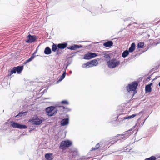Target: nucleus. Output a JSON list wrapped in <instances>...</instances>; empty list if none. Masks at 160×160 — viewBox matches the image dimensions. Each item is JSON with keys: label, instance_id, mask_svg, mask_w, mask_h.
<instances>
[{"label": "nucleus", "instance_id": "1", "mask_svg": "<svg viewBox=\"0 0 160 160\" xmlns=\"http://www.w3.org/2000/svg\"><path fill=\"white\" fill-rule=\"evenodd\" d=\"M72 145V142L69 140L62 141L61 143L59 148L62 150H65L68 148L70 147Z\"/></svg>", "mask_w": 160, "mask_h": 160}, {"label": "nucleus", "instance_id": "2", "mask_svg": "<svg viewBox=\"0 0 160 160\" xmlns=\"http://www.w3.org/2000/svg\"><path fill=\"white\" fill-rule=\"evenodd\" d=\"M120 62L115 58L112 59L108 63V67L110 68H114L120 64Z\"/></svg>", "mask_w": 160, "mask_h": 160}, {"label": "nucleus", "instance_id": "3", "mask_svg": "<svg viewBox=\"0 0 160 160\" xmlns=\"http://www.w3.org/2000/svg\"><path fill=\"white\" fill-rule=\"evenodd\" d=\"M46 112L48 115L52 116L54 115L57 112V110L54 107L51 106L46 108Z\"/></svg>", "mask_w": 160, "mask_h": 160}, {"label": "nucleus", "instance_id": "4", "mask_svg": "<svg viewBox=\"0 0 160 160\" xmlns=\"http://www.w3.org/2000/svg\"><path fill=\"white\" fill-rule=\"evenodd\" d=\"M42 121V120L39 118L37 115L34 116L32 119L29 120V122H31L33 124L36 125L40 124Z\"/></svg>", "mask_w": 160, "mask_h": 160}, {"label": "nucleus", "instance_id": "5", "mask_svg": "<svg viewBox=\"0 0 160 160\" xmlns=\"http://www.w3.org/2000/svg\"><path fill=\"white\" fill-rule=\"evenodd\" d=\"M138 83L137 82H133L131 84H129L127 87V89L128 92L134 91L137 88Z\"/></svg>", "mask_w": 160, "mask_h": 160}, {"label": "nucleus", "instance_id": "6", "mask_svg": "<svg viewBox=\"0 0 160 160\" xmlns=\"http://www.w3.org/2000/svg\"><path fill=\"white\" fill-rule=\"evenodd\" d=\"M97 56V55L96 53L88 52L84 55L83 58L85 59H90Z\"/></svg>", "mask_w": 160, "mask_h": 160}, {"label": "nucleus", "instance_id": "7", "mask_svg": "<svg viewBox=\"0 0 160 160\" xmlns=\"http://www.w3.org/2000/svg\"><path fill=\"white\" fill-rule=\"evenodd\" d=\"M11 126L14 128L20 129H25L27 128V126L25 125H21L13 122H11Z\"/></svg>", "mask_w": 160, "mask_h": 160}, {"label": "nucleus", "instance_id": "8", "mask_svg": "<svg viewBox=\"0 0 160 160\" xmlns=\"http://www.w3.org/2000/svg\"><path fill=\"white\" fill-rule=\"evenodd\" d=\"M28 40L26 41V42L28 43H32L34 42L37 39L36 37L34 35L32 36L29 34L27 37Z\"/></svg>", "mask_w": 160, "mask_h": 160}, {"label": "nucleus", "instance_id": "9", "mask_svg": "<svg viewBox=\"0 0 160 160\" xmlns=\"http://www.w3.org/2000/svg\"><path fill=\"white\" fill-rule=\"evenodd\" d=\"M82 47V46L81 45H78L74 44L72 46H71L69 47H67V48L68 49H70L72 50H75L77 49Z\"/></svg>", "mask_w": 160, "mask_h": 160}, {"label": "nucleus", "instance_id": "10", "mask_svg": "<svg viewBox=\"0 0 160 160\" xmlns=\"http://www.w3.org/2000/svg\"><path fill=\"white\" fill-rule=\"evenodd\" d=\"M67 43L65 42L62 43H59L57 45V47L58 49H64L67 47Z\"/></svg>", "mask_w": 160, "mask_h": 160}, {"label": "nucleus", "instance_id": "11", "mask_svg": "<svg viewBox=\"0 0 160 160\" xmlns=\"http://www.w3.org/2000/svg\"><path fill=\"white\" fill-rule=\"evenodd\" d=\"M69 119L68 118L63 119L61 121V124L62 126H64L68 125L69 123Z\"/></svg>", "mask_w": 160, "mask_h": 160}, {"label": "nucleus", "instance_id": "12", "mask_svg": "<svg viewBox=\"0 0 160 160\" xmlns=\"http://www.w3.org/2000/svg\"><path fill=\"white\" fill-rule=\"evenodd\" d=\"M92 67L93 66L91 62V61L84 63L82 65V67L84 68H88Z\"/></svg>", "mask_w": 160, "mask_h": 160}, {"label": "nucleus", "instance_id": "13", "mask_svg": "<svg viewBox=\"0 0 160 160\" xmlns=\"http://www.w3.org/2000/svg\"><path fill=\"white\" fill-rule=\"evenodd\" d=\"M113 42L112 41H109L103 43V46L106 47H108L112 46Z\"/></svg>", "mask_w": 160, "mask_h": 160}, {"label": "nucleus", "instance_id": "14", "mask_svg": "<svg viewBox=\"0 0 160 160\" xmlns=\"http://www.w3.org/2000/svg\"><path fill=\"white\" fill-rule=\"evenodd\" d=\"M15 69H16V72L18 73H20L23 70V67L22 66H18L17 67H15Z\"/></svg>", "mask_w": 160, "mask_h": 160}, {"label": "nucleus", "instance_id": "15", "mask_svg": "<svg viewBox=\"0 0 160 160\" xmlns=\"http://www.w3.org/2000/svg\"><path fill=\"white\" fill-rule=\"evenodd\" d=\"M52 153H47L45 155V157L47 160H52L53 159Z\"/></svg>", "mask_w": 160, "mask_h": 160}, {"label": "nucleus", "instance_id": "16", "mask_svg": "<svg viewBox=\"0 0 160 160\" xmlns=\"http://www.w3.org/2000/svg\"><path fill=\"white\" fill-rule=\"evenodd\" d=\"M135 49V44L134 43H132L131 45V47L129 49V51L130 52H132L134 51Z\"/></svg>", "mask_w": 160, "mask_h": 160}, {"label": "nucleus", "instance_id": "17", "mask_svg": "<svg viewBox=\"0 0 160 160\" xmlns=\"http://www.w3.org/2000/svg\"><path fill=\"white\" fill-rule=\"evenodd\" d=\"M44 53L45 54L48 55L51 53V50L49 47H47L45 49Z\"/></svg>", "mask_w": 160, "mask_h": 160}, {"label": "nucleus", "instance_id": "18", "mask_svg": "<svg viewBox=\"0 0 160 160\" xmlns=\"http://www.w3.org/2000/svg\"><path fill=\"white\" fill-rule=\"evenodd\" d=\"M152 83L150 84L147 85L145 87V90L147 92H151V86Z\"/></svg>", "mask_w": 160, "mask_h": 160}, {"label": "nucleus", "instance_id": "19", "mask_svg": "<svg viewBox=\"0 0 160 160\" xmlns=\"http://www.w3.org/2000/svg\"><path fill=\"white\" fill-rule=\"evenodd\" d=\"M70 154L72 156V157H75L78 155V151L76 150L72 151L70 152Z\"/></svg>", "mask_w": 160, "mask_h": 160}, {"label": "nucleus", "instance_id": "20", "mask_svg": "<svg viewBox=\"0 0 160 160\" xmlns=\"http://www.w3.org/2000/svg\"><path fill=\"white\" fill-rule=\"evenodd\" d=\"M104 57L105 58V60L108 63V62L110 61V57L108 54H106L105 55Z\"/></svg>", "mask_w": 160, "mask_h": 160}, {"label": "nucleus", "instance_id": "21", "mask_svg": "<svg viewBox=\"0 0 160 160\" xmlns=\"http://www.w3.org/2000/svg\"><path fill=\"white\" fill-rule=\"evenodd\" d=\"M91 62L93 67L96 66L98 64V61L96 59L92 60L91 61Z\"/></svg>", "mask_w": 160, "mask_h": 160}, {"label": "nucleus", "instance_id": "22", "mask_svg": "<svg viewBox=\"0 0 160 160\" xmlns=\"http://www.w3.org/2000/svg\"><path fill=\"white\" fill-rule=\"evenodd\" d=\"M35 56L33 55H32L30 58H29V59L26 60L25 62H24V64H26L28 62H30L31 61L32 59H33L34 58Z\"/></svg>", "mask_w": 160, "mask_h": 160}, {"label": "nucleus", "instance_id": "23", "mask_svg": "<svg viewBox=\"0 0 160 160\" xmlns=\"http://www.w3.org/2000/svg\"><path fill=\"white\" fill-rule=\"evenodd\" d=\"M129 51L126 50L123 52L122 53V56L123 58L126 57L129 54Z\"/></svg>", "mask_w": 160, "mask_h": 160}, {"label": "nucleus", "instance_id": "24", "mask_svg": "<svg viewBox=\"0 0 160 160\" xmlns=\"http://www.w3.org/2000/svg\"><path fill=\"white\" fill-rule=\"evenodd\" d=\"M137 114H132V115L128 116V117H125L123 118L124 119H129L131 118H132L135 116H136Z\"/></svg>", "mask_w": 160, "mask_h": 160}, {"label": "nucleus", "instance_id": "25", "mask_svg": "<svg viewBox=\"0 0 160 160\" xmlns=\"http://www.w3.org/2000/svg\"><path fill=\"white\" fill-rule=\"evenodd\" d=\"M57 46L56 44H55L53 43L52 46V50L53 52H55L57 49Z\"/></svg>", "mask_w": 160, "mask_h": 160}, {"label": "nucleus", "instance_id": "26", "mask_svg": "<svg viewBox=\"0 0 160 160\" xmlns=\"http://www.w3.org/2000/svg\"><path fill=\"white\" fill-rule=\"evenodd\" d=\"M99 147H100V144L99 143H98L96 145L95 147L92 148L91 151L95 150H97V149H98Z\"/></svg>", "mask_w": 160, "mask_h": 160}, {"label": "nucleus", "instance_id": "27", "mask_svg": "<svg viewBox=\"0 0 160 160\" xmlns=\"http://www.w3.org/2000/svg\"><path fill=\"white\" fill-rule=\"evenodd\" d=\"M116 137H115L113 139H114L113 140H112L110 142H109V143H111L112 144H113L114 143H116L118 140V139H116Z\"/></svg>", "mask_w": 160, "mask_h": 160}, {"label": "nucleus", "instance_id": "28", "mask_svg": "<svg viewBox=\"0 0 160 160\" xmlns=\"http://www.w3.org/2000/svg\"><path fill=\"white\" fill-rule=\"evenodd\" d=\"M128 133V131H126V132H125V133L124 134H121V135H119V136H121V138H122V139H124V138L125 139V138H127V137H128V135L126 136V137H125L124 135L127 134Z\"/></svg>", "mask_w": 160, "mask_h": 160}, {"label": "nucleus", "instance_id": "29", "mask_svg": "<svg viewBox=\"0 0 160 160\" xmlns=\"http://www.w3.org/2000/svg\"><path fill=\"white\" fill-rule=\"evenodd\" d=\"M16 69H15V67H14L10 71V74L9 75V76H11L13 73H16Z\"/></svg>", "mask_w": 160, "mask_h": 160}, {"label": "nucleus", "instance_id": "30", "mask_svg": "<svg viewBox=\"0 0 160 160\" xmlns=\"http://www.w3.org/2000/svg\"><path fill=\"white\" fill-rule=\"evenodd\" d=\"M156 158L154 156H152L149 158H146L144 160H155Z\"/></svg>", "mask_w": 160, "mask_h": 160}, {"label": "nucleus", "instance_id": "31", "mask_svg": "<svg viewBox=\"0 0 160 160\" xmlns=\"http://www.w3.org/2000/svg\"><path fill=\"white\" fill-rule=\"evenodd\" d=\"M144 45L143 42H140L138 43V47L139 48H142Z\"/></svg>", "mask_w": 160, "mask_h": 160}, {"label": "nucleus", "instance_id": "32", "mask_svg": "<svg viewBox=\"0 0 160 160\" xmlns=\"http://www.w3.org/2000/svg\"><path fill=\"white\" fill-rule=\"evenodd\" d=\"M66 75V72H64L62 75L59 78V80L61 81L63 80L65 78Z\"/></svg>", "mask_w": 160, "mask_h": 160}, {"label": "nucleus", "instance_id": "33", "mask_svg": "<svg viewBox=\"0 0 160 160\" xmlns=\"http://www.w3.org/2000/svg\"><path fill=\"white\" fill-rule=\"evenodd\" d=\"M61 103L63 104H68V102L66 100L62 101L61 102Z\"/></svg>", "mask_w": 160, "mask_h": 160}, {"label": "nucleus", "instance_id": "34", "mask_svg": "<svg viewBox=\"0 0 160 160\" xmlns=\"http://www.w3.org/2000/svg\"><path fill=\"white\" fill-rule=\"evenodd\" d=\"M24 112H19L18 114L17 115L16 117H17L18 116H19L20 117H21L22 116L23 114L24 113Z\"/></svg>", "mask_w": 160, "mask_h": 160}, {"label": "nucleus", "instance_id": "35", "mask_svg": "<svg viewBox=\"0 0 160 160\" xmlns=\"http://www.w3.org/2000/svg\"><path fill=\"white\" fill-rule=\"evenodd\" d=\"M61 107H62V108L64 109V106H60Z\"/></svg>", "mask_w": 160, "mask_h": 160}, {"label": "nucleus", "instance_id": "36", "mask_svg": "<svg viewBox=\"0 0 160 160\" xmlns=\"http://www.w3.org/2000/svg\"><path fill=\"white\" fill-rule=\"evenodd\" d=\"M158 85L159 86H160V82L159 83Z\"/></svg>", "mask_w": 160, "mask_h": 160}, {"label": "nucleus", "instance_id": "37", "mask_svg": "<svg viewBox=\"0 0 160 160\" xmlns=\"http://www.w3.org/2000/svg\"><path fill=\"white\" fill-rule=\"evenodd\" d=\"M57 54H59V52H57Z\"/></svg>", "mask_w": 160, "mask_h": 160}, {"label": "nucleus", "instance_id": "38", "mask_svg": "<svg viewBox=\"0 0 160 160\" xmlns=\"http://www.w3.org/2000/svg\"><path fill=\"white\" fill-rule=\"evenodd\" d=\"M148 78L149 79V77H148Z\"/></svg>", "mask_w": 160, "mask_h": 160}]
</instances>
